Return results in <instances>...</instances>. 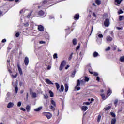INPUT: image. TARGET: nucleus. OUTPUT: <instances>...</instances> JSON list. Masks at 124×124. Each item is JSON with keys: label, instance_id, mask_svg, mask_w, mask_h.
<instances>
[{"label": "nucleus", "instance_id": "1", "mask_svg": "<svg viewBox=\"0 0 124 124\" xmlns=\"http://www.w3.org/2000/svg\"><path fill=\"white\" fill-rule=\"evenodd\" d=\"M12 86L14 87L15 88V93H18V81H16V82H12Z\"/></svg>", "mask_w": 124, "mask_h": 124}, {"label": "nucleus", "instance_id": "2", "mask_svg": "<svg viewBox=\"0 0 124 124\" xmlns=\"http://www.w3.org/2000/svg\"><path fill=\"white\" fill-rule=\"evenodd\" d=\"M42 115L46 116L48 120L50 119L52 116V115L50 112H44L42 113Z\"/></svg>", "mask_w": 124, "mask_h": 124}, {"label": "nucleus", "instance_id": "3", "mask_svg": "<svg viewBox=\"0 0 124 124\" xmlns=\"http://www.w3.org/2000/svg\"><path fill=\"white\" fill-rule=\"evenodd\" d=\"M65 64H66V61L65 60L62 61L59 67V70H60V71H62V70L63 69V66H64Z\"/></svg>", "mask_w": 124, "mask_h": 124}, {"label": "nucleus", "instance_id": "4", "mask_svg": "<svg viewBox=\"0 0 124 124\" xmlns=\"http://www.w3.org/2000/svg\"><path fill=\"white\" fill-rule=\"evenodd\" d=\"M104 24L105 27H109V26H110V20H109V19H106Z\"/></svg>", "mask_w": 124, "mask_h": 124}, {"label": "nucleus", "instance_id": "5", "mask_svg": "<svg viewBox=\"0 0 124 124\" xmlns=\"http://www.w3.org/2000/svg\"><path fill=\"white\" fill-rule=\"evenodd\" d=\"M24 62L26 66L29 65V62H30V60H29V58H28V57L26 56L25 57Z\"/></svg>", "mask_w": 124, "mask_h": 124}, {"label": "nucleus", "instance_id": "6", "mask_svg": "<svg viewBox=\"0 0 124 124\" xmlns=\"http://www.w3.org/2000/svg\"><path fill=\"white\" fill-rule=\"evenodd\" d=\"M80 85V80L78 79L77 86L75 87V89H76L77 91H79L81 89V88L79 87Z\"/></svg>", "mask_w": 124, "mask_h": 124}, {"label": "nucleus", "instance_id": "7", "mask_svg": "<svg viewBox=\"0 0 124 124\" xmlns=\"http://www.w3.org/2000/svg\"><path fill=\"white\" fill-rule=\"evenodd\" d=\"M79 18L80 15H79V14H75L74 16V19L75 20V21H77L78 20H79Z\"/></svg>", "mask_w": 124, "mask_h": 124}, {"label": "nucleus", "instance_id": "8", "mask_svg": "<svg viewBox=\"0 0 124 124\" xmlns=\"http://www.w3.org/2000/svg\"><path fill=\"white\" fill-rule=\"evenodd\" d=\"M51 104L53 106H51L50 108L54 109V108L56 107V102L53 100H51Z\"/></svg>", "mask_w": 124, "mask_h": 124}, {"label": "nucleus", "instance_id": "9", "mask_svg": "<svg viewBox=\"0 0 124 124\" xmlns=\"http://www.w3.org/2000/svg\"><path fill=\"white\" fill-rule=\"evenodd\" d=\"M113 104H114L115 107H117V106H119V100H118V99H115L113 101Z\"/></svg>", "mask_w": 124, "mask_h": 124}, {"label": "nucleus", "instance_id": "10", "mask_svg": "<svg viewBox=\"0 0 124 124\" xmlns=\"http://www.w3.org/2000/svg\"><path fill=\"white\" fill-rule=\"evenodd\" d=\"M38 30L40 31H44V27L42 25H39L38 27Z\"/></svg>", "mask_w": 124, "mask_h": 124}, {"label": "nucleus", "instance_id": "11", "mask_svg": "<svg viewBox=\"0 0 124 124\" xmlns=\"http://www.w3.org/2000/svg\"><path fill=\"white\" fill-rule=\"evenodd\" d=\"M17 67L18 69V71L20 75H23V71H22V68L20 67V64H17Z\"/></svg>", "mask_w": 124, "mask_h": 124}, {"label": "nucleus", "instance_id": "12", "mask_svg": "<svg viewBox=\"0 0 124 124\" xmlns=\"http://www.w3.org/2000/svg\"><path fill=\"white\" fill-rule=\"evenodd\" d=\"M45 81L46 83V84H48V85H54V83H53L52 81H50V79H46Z\"/></svg>", "mask_w": 124, "mask_h": 124}, {"label": "nucleus", "instance_id": "13", "mask_svg": "<svg viewBox=\"0 0 124 124\" xmlns=\"http://www.w3.org/2000/svg\"><path fill=\"white\" fill-rule=\"evenodd\" d=\"M106 40H107V41H108V42H111L113 40V38H112L110 36H108L106 37Z\"/></svg>", "mask_w": 124, "mask_h": 124}, {"label": "nucleus", "instance_id": "14", "mask_svg": "<svg viewBox=\"0 0 124 124\" xmlns=\"http://www.w3.org/2000/svg\"><path fill=\"white\" fill-rule=\"evenodd\" d=\"M44 14H45V13L42 10L39 11L38 13V15H39V16H43Z\"/></svg>", "mask_w": 124, "mask_h": 124}, {"label": "nucleus", "instance_id": "15", "mask_svg": "<svg viewBox=\"0 0 124 124\" xmlns=\"http://www.w3.org/2000/svg\"><path fill=\"white\" fill-rule=\"evenodd\" d=\"M13 105H14V104H13V103L10 102L8 104L7 108H11V107H13Z\"/></svg>", "mask_w": 124, "mask_h": 124}, {"label": "nucleus", "instance_id": "16", "mask_svg": "<svg viewBox=\"0 0 124 124\" xmlns=\"http://www.w3.org/2000/svg\"><path fill=\"white\" fill-rule=\"evenodd\" d=\"M73 52H72L71 54L69 55L68 58V61H71L72 60V58H73Z\"/></svg>", "mask_w": 124, "mask_h": 124}, {"label": "nucleus", "instance_id": "17", "mask_svg": "<svg viewBox=\"0 0 124 124\" xmlns=\"http://www.w3.org/2000/svg\"><path fill=\"white\" fill-rule=\"evenodd\" d=\"M112 93V90L110 89H108L107 91V95H110Z\"/></svg>", "mask_w": 124, "mask_h": 124}, {"label": "nucleus", "instance_id": "18", "mask_svg": "<svg viewBox=\"0 0 124 124\" xmlns=\"http://www.w3.org/2000/svg\"><path fill=\"white\" fill-rule=\"evenodd\" d=\"M49 93L50 94V97H54V93H53L52 91L50 90L49 91Z\"/></svg>", "mask_w": 124, "mask_h": 124}, {"label": "nucleus", "instance_id": "19", "mask_svg": "<svg viewBox=\"0 0 124 124\" xmlns=\"http://www.w3.org/2000/svg\"><path fill=\"white\" fill-rule=\"evenodd\" d=\"M95 3H96L97 5H100V4H101V1H100V0H95Z\"/></svg>", "mask_w": 124, "mask_h": 124}, {"label": "nucleus", "instance_id": "20", "mask_svg": "<svg viewBox=\"0 0 124 124\" xmlns=\"http://www.w3.org/2000/svg\"><path fill=\"white\" fill-rule=\"evenodd\" d=\"M117 122V119L116 118H113L111 120V124H115Z\"/></svg>", "mask_w": 124, "mask_h": 124}, {"label": "nucleus", "instance_id": "21", "mask_svg": "<svg viewBox=\"0 0 124 124\" xmlns=\"http://www.w3.org/2000/svg\"><path fill=\"white\" fill-rule=\"evenodd\" d=\"M64 90V87H63V85H62L61 86V88L59 90V92H63Z\"/></svg>", "mask_w": 124, "mask_h": 124}, {"label": "nucleus", "instance_id": "22", "mask_svg": "<svg viewBox=\"0 0 124 124\" xmlns=\"http://www.w3.org/2000/svg\"><path fill=\"white\" fill-rule=\"evenodd\" d=\"M120 62H124V55L123 56H121L119 59Z\"/></svg>", "mask_w": 124, "mask_h": 124}, {"label": "nucleus", "instance_id": "23", "mask_svg": "<svg viewBox=\"0 0 124 124\" xmlns=\"http://www.w3.org/2000/svg\"><path fill=\"white\" fill-rule=\"evenodd\" d=\"M97 56H98V53L96 52V51L94 52L93 53V57H94V58H96Z\"/></svg>", "mask_w": 124, "mask_h": 124}, {"label": "nucleus", "instance_id": "24", "mask_svg": "<svg viewBox=\"0 0 124 124\" xmlns=\"http://www.w3.org/2000/svg\"><path fill=\"white\" fill-rule=\"evenodd\" d=\"M55 84L57 91H59V90L60 89V84H59L58 83H55Z\"/></svg>", "mask_w": 124, "mask_h": 124}, {"label": "nucleus", "instance_id": "25", "mask_svg": "<svg viewBox=\"0 0 124 124\" xmlns=\"http://www.w3.org/2000/svg\"><path fill=\"white\" fill-rule=\"evenodd\" d=\"M101 116L100 114H99L98 115V117H97V122L99 123L101 121Z\"/></svg>", "mask_w": 124, "mask_h": 124}, {"label": "nucleus", "instance_id": "26", "mask_svg": "<svg viewBox=\"0 0 124 124\" xmlns=\"http://www.w3.org/2000/svg\"><path fill=\"white\" fill-rule=\"evenodd\" d=\"M73 44L74 45H76V44H77V40H76V39H73Z\"/></svg>", "mask_w": 124, "mask_h": 124}, {"label": "nucleus", "instance_id": "27", "mask_svg": "<svg viewBox=\"0 0 124 124\" xmlns=\"http://www.w3.org/2000/svg\"><path fill=\"white\" fill-rule=\"evenodd\" d=\"M32 97H33V98H35L36 97V93H35L34 92H32Z\"/></svg>", "mask_w": 124, "mask_h": 124}, {"label": "nucleus", "instance_id": "28", "mask_svg": "<svg viewBox=\"0 0 124 124\" xmlns=\"http://www.w3.org/2000/svg\"><path fill=\"white\" fill-rule=\"evenodd\" d=\"M68 91V85L66 84H65V92Z\"/></svg>", "mask_w": 124, "mask_h": 124}, {"label": "nucleus", "instance_id": "29", "mask_svg": "<svg viewBox=\"0 0 124 124\" xmlns=\"http://www.w3.org/2000/svg\"><path fill=\"white\" fill-rule=\"evenodd\" d=\"M122 20H124V16H119V21H122Z\"/></svg>", "mask_w": 124, "mask_h": 124}, {"label": "nucleus", "instance_id": "30", "mask_svg": "<svg viewBox=\"0 0 124 124\" xmlns=\"http://www.w3.org/2000/svg\"><path fill=\"white\" fill-rule=\"evenodd\" d=\"M92 103V101L90 102H85L83 103V104H85V105H90Z\"/></svg>", "mask_w": 124, "mask_h": 124}, {"label": "nucleus", "instance_id": "31", "mask_svg": "<svg viewBox=\"0 0 124 124\" xmlns=\"http://www.w3.org/2000/svg\"><path fill=\"white\" fill-rule=\"evenodd\" d=\"M32 14V12H30L29 14H28L27 17L29 19V18L31 17V14Z\"/></svg>", "mask_w": 124, "mask_h": 124}, {"label": "nucleus", "instance_id": "32", "mask_svg": "<svg viewBox=\"0 0 124 124\" xmlns=\"http://www.w3.org/2000/svg\"><path fill=\"white\" fill-rule=\"evenodd\" d=\"M115 2H116L117 4H120L122 3L120 0H115Z\"/></svg>", "mask_w": 124, "mask_h": 124}, {"label": "nucleus", "instance_id": "33", "mask_svg": "<svg viewBox=\"0 0 124 124\" xmlns=\"http://www.w3.org/2000/svg\"><path fill=\"white\" fill-rule=\"evenodd\" d=\"M85 82H89V81H90V78L88 77H85Z\"/></svg>", "mask_w": 124, "mask_h": 124}, {"label": "nucleus", "instance_id": "34", "mask_svg": "<svg viewBox=\"0 0 124 124\" xmlns=\"http://www.w3.org/2000/svg\"><path fill=\"white\" fill-rule=\"evenodd\" d=\"M53 59H58V54L57 53H55L53 55Z\"/></svg>", "mask_w": 124, "mask_h": 124}, {"label": "nucleus", "instance_id": "35", "mask_svg": "<svg viewBox=\"0 0 124 124\" xmlns=\"http://www.w3.org/2000/svg\"><path fill=\"white\" fill-rule=\"evenodd\" d=\"M1 16H3V11L0 10V17H1Z\"/></svg>", "mask_w": 124, "mask_h": 124}, {"label": "nucleus", "instance_id": "36", "mask_svg": "<svg viewBox=\"0 0 124 124\" xmlns=\"http://www.w3.org/2000/svg\"><path fill=\"white\" fill-rule=\"evenodd\" d=\"M110 114H111V115L113 117H115V116H116V115L115 114V113H113V112H111L110 113Z\"/></svg>", "mask_w": 124, "mask_h": 124}, {"label": "nucleus", "instance_id": "37", "mask_svg": "<svg viewBox=\"0 0 124 124\" xmlns=\"http://www.w3.org/2000/svg\"><path fill=\"white\" fill-rule=\"evenodd\" d=\"M49 97L48 96V95H47L46 94L45 95H44V98L45 99H47V98H48Z\"/></svg>", "mask_w": 124, "mask_h": 124}, {"label": "nucleus", "instance_id": "38", "mask_svg": "<svg viewBox=\"0 0 124 124\" xmlns=\"http://www.w3.org/2000/svg\"><path fill=\"white\" fill-rule=\"evenodd\" d=\"M100 95H101L102 99H104V98H105V94H101Z\"/></svg>", "mask_w": 124, "mask_h": 124}, {"label": "nucleus", "instance_id": "39", "mask_svg": "<svg viewBox=\"0 0 124 124\" xmlns=\"http://www.w3.org/2000/svg\"><path fill=\"white\" fill-rule=\"evenodd\" d=\"M81 109H88V107L86 106H83L81 107Z\"/></svg>", "mask_w": 124, "mask_h": 124}, {"label": "nucleus", "instance_id": "40", "mask_svg": "<svg viewBox=\"0 0 124 124\" xmlns=\"http://www.w3.org/2000/svg\"><path fill=\"white\" fill-rule=\"evenodd\" d=\"M29 23H28V22L24 24V27H29Z\"/></svg>", "mask_w": 124, "mask_h": 124}, {"label": "nucleus", "instance_id": "41", "mask_svg": "<svg viewBox=\"0 0 124 124\" xmlns=\"http://www.w3.org/2000/svg\"><path fill=\"white\" fill-rule=\"evenodd\" d=\"M21 105H22V103L21 102H18L17 103V106L18 107H20V106H21Z\"/></svg>", "mask_w": 124, "mask_h": 124}, {"label": "nucleus", "instance_id": "42", "mask_svg": "<svg viewBox=\"0 0 124 124\" xmlns=\"http://www.w3.org/2000/svg\"><path fill=\"white\" fill-rule=\"evenodd\" d=\"M93 75L94 76H98V73L97 72H94L93 73Z\"/></svg>", "mask_w": 124, "mask_h": 124}, {"label": "nucleus", "instance_id": "43", "mask_svg": "<svg viewBox=\"0 0 124 124\" xmlns=\"http://www.w3.org/2000/svg\"><path fill=\"white\" fill-rule=\"evenodd\" d=\"M26 109H31V106H30V105H27Z\"/></svg>", "mask_w": 124, "mask_h": 124}, {"label": "nucleus", "instance_id": "44", "mask_svg": "<svg viewBox=\"0 0 124 124\" xmlns=\"http://www.w3.org/2000/svg\"><path fill=\"white\" fill-rule=\"evenodd\" d=\"M16 37H19V36H20V33H19V32H17L16 34Z\"/></svg>", "mask_w": 124, "mask_h": 124}, {"label": "nucleus", "instance_id": "45", "mask_svg": "<svg viewBox=\"0 0 124 124\" xmlns=\"http://www.w3.org/2000/svg\"><path fill=\"white\" fill-rule=\"evenodd\" d=\"M98 37H99V38H102L103 37V35H102L101 34H99L98 35Z\"/></svg>", "mask_w": 124, "mask_h": 124}, {"label": "nucleus", "instance_id": "46", "mask_svg": "<svg viewBox=\"0 0 124 124\" xmlns=\"http://www.w3.org/2000/svg\"><path fill=\"white\" fill-rule=\"evenodd\" d=\"M7 64H10V59H8L7 61Z\"/></svg>", "mask_w": 124, "mask_h": 124}, {"label": "nucleus", "instance_id": "47", "mask_svg": "<svg viewBox=\"0 0 124 124\" xmlns=\"http://www.w3.org/2000/svg\"><path fill=\"white\" fill-rule=\"evenodd\" d=\"M122 13H124V12H123V10H120L118 12V14H122Z\"/></svg>", "mask_w": 124, "mask_h": 124}, {"label": "nucleus", "instance_id": "48", "mask_svg": "<svg viewBox=\"0 0 124 124\" xmlns=\"http://www.w3.org/2000/svg\"><path fill=\"white\" fill-rule=\"evenodd\" d=\"M93 16L95 17V18H96V15L95 14V13L94 12L93 13Z\"/></svg>", "mask_w": 124, "mask_h": 124}, {"label": "nucleus", "instance_id": "49", "mask_svg": "<svg viewBox=\"0 0 124 124\" xmlns=\"http://www.w3.org/2000/svg\"><path fill=\"white\" fill-rule=\"evenodd\" d=\"M39 43H40V44H43L44 43H46V42H45V41H40Z\"/></svg>", "mask_w": 124, "mask_h": 124}, {"label": "nucleus", "instance_id": "50", "mask_svg": "<svg viewBox=\"0 0 124 124\" xmlns=\"http://www.w3.org/2000/svg\"><path fill=\"white\" fill-rule=\"evenodd\" d=\"M40 110H41V109H34V111L35 112H39V111H40Z\"/></svg>", "mask_w": 124, "mask_h": 124}, {"label": "nucleus", "instance_id": "51", "mask_svg": "<svg viewBox=\"0 0 124 124\" xmlns=\"http://www.w3.org/2000/svg\"><path fill=\"white\" fill-rule=\"evenodd\" d=\"M96 80H97L98 82H99V81H100V78H99V77H97V78H96Z\"/></svg>", "mask_w": 124, "mask_h": 124}, {"label": "nucleus", "instance_id": "52", "mask_svg": "<svg viewBox=\"0 0 124 124\" xmlns=\"http://www.w3.org/2000/svg\"><path fill=\"white\" fill-rule=\"evenodd\" d=\"M1 42H2V43H4V42H6V39H3Z\"/></svg>", "mask_w": 124, "mask_h": 124}, {"label": "nucleus", "instance_id": "53", "mask_svg": "<svg viewBox=\"0 0 124 124\" xmlns=\"http://www.w3.org/2000/svg\"><path fill=\"white\" fill-rule=\"evenodd\" d=\"M70 66L69 65H67L65 67V69H68L69 67H70Z\"/></svg>", "mask_w": 124, "mask_h": 124}, {"label": "nucleus", "instance_id": "54", "mask_svg": "<svg viewBox=\"0 0 124 124\" xmlns=\"http://www.w3.org/2000/svg\"><path fill=\"white\" fill-rule=\"evenodd\" d=\"M17 75H18L17 74H16L15 75H13V78H16V77H17Z\"/></svg>", "mask_w": 124, "mask_h": 124}, {"label": "nucleus", "instance_id": "55", "mask_svg": "<svg viewBox=\"0 0 124 124\" xmlns=\"http://www.w3.org/2000/svg\"><path fill=\"white\" fill-rule=\"evenodd\" d=\"M4 1H14V0H3Z\"/></svg>", "mask_w": 124, "mask_h": 124}, {"label": "nucleus", "instance_id": "56", "mask_svg": "<svg viewBox=\"0 0 124 124\" xmlns=\"http://www.w3.org/2000/svg\"><path fill=\"white\" fill-rule=\"evenodd\" d=\"M111 108V106H108L105 108H104V109H110Z\"/></svg>", "mask_w": 124, "mask_h": 124}, {"label": "nucleus", "instance_id": "57", "mask_svg": "<svg viewBox=\"0 0 124 124\" xmlns=\"http://www.w3.org/2000/svg\"><path fill=\"white\" fill-rule=\"evenodd\" d=\"M110 48L109 46H108L107 48H106V51H109Z\"/></svg>", "mask_w": 124, "mask_h": 124}, {"label": "nucleus", "instance_id": "58", "mask_svg": "<svg viewBox=\"0 0 124 124\" xmlns=\"http://www.w3.org/2000/svg\"><path fill=\"white\" fill-rule=\"evenodd\" d=\"M116 29L117 30H123V28L122 27H116Z\"/></svg>", "mask_w": 124, "mask_h": 124}, {"label": "nucleus", "instance_id": "59", "mask_svg": "<svg viewBox=\"0 0 124 124\" xmlns=\"http://www.w3.org/2000/svg\"><path fill=\"white\" fill-rule=\"evenodd\" d=\"M80 49V46H78L76 47V50H79Z\"/></svg>", "mask_w": 124, "mask_h": 124}, {"label": "nucleus", "instance_id": "60", "mask_svg": "<svg viewBox=\"0 0 124 124\" xmlns=\"http://www.w3.org/2000/svg\"><path fill=\"white\" fill-rule=\"evenodd\" d=\"M23 93H24V90H21L20 92V93L21 94H22Z\"/></svg>", "mask_w": 124, "mask_h": 124}, {"label": "nucleus", "instance_id": "61", "mask_svg": "<svg viewBox=\"0 0 124 124\" xmlns=\"http://www.w3.org/2000/svg\"><path fill=\"white\" fill-rule=\"evenodd\" d=\"M64 108V104L63 103H62V109H63Z\"/></svg>", "mask_w": 124, "mask_h": 124}, {"label": "nucleus", "instance_id": "62", "mask_svg": "<svg viewBox=\"0 0 124 124\" xmlns=\"http://www.w3.org/2000/svg\"><path fill=\"white\" fill-rule=\"evenodd\" d=\"M22 85H23V82H19V86L20 87H21V86H22Z\"/></svg>", "mask_w": 124, "mask_h": 124}, {"label": "nucleus", "instance_id": "63", "mask_svg": "<svg viewBox=\"0 0 124 124\" xmlns=\"http://www.w3.org/2000/svg\"><path fill=\"white\" fill-rule=\"evenodd\" d=\"M89 72H90V74H93V72H92L90 70H89Z\"/></svg>", "mask_w": 124, "mask_h": 124}, {"label": "nucleus", "instance_id": "64", "mask_svg": "<svg viewBox=\"0 0 124 124\" xmlns=\"http://www.w3.org/2000/svg\"><path fill=\"white\" fill-rule=\"evenodd\" d=\"M47 69H48V70L51 69V66L48 65V66H47Z\"/></svg>", "mask_w": 124, "mask_h": 124}]
</instances>
